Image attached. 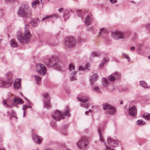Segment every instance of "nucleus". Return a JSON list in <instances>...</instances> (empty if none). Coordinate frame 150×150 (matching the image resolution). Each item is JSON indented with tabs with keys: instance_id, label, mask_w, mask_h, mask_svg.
<instances>
[{
	"instance_id": "obj_12",
	"label": "nucleus",
	"mask_w": 150,
	"mask_h": 150,
	"mask_svg": "<svg viewBox=\"0 0 150 150\" xmlns=\"http://www.w3.org/2000/svg\"><path fill=\"white\" fill-rule=\"evenodd\" d=\"M120 78V75L117 72H116L112 75H110L108 77V79L111 81H113L119 79Z\"/></svg>"
},
{
	"instance_id": "obj_54",
	"label": "nucleus",
	"mask_w": 150,
	"mask_h": 150,
	"mask_svg": "<svg viewBox=\"0 0 150 150\" xmlns=\"http://www.w3.org/2000/svg\"><path fill=\"white\" fill-rule=\"evenodd\" d=\"M66 15H64V19H66Z\"/></svg>"
},
{
	"instance_id": "obj_9",
	"label": "nucleus",
	"mask_w": 150,
	"mask_h": 150,
	"mask_svg": "<svg viewBox=\"0 0 150 150\" xmlns=\"http://www.w3.org/2000/svg\"><path fill=\"white\" fill-rule=\"evenodd\" d=\"M78 100L81 103V106L86 108L89 107V105L88 103H85L88 101L89 100V97L88 96H83L81 97H78Z\"/></svg>"
},
{
	"instance_id": "obj_43",
	"label": "nucleus",
	"mask_w": 150,
	"mask_h": 150,
	"mask_svg": "<svg viewBox=\"0 0 150 150\" xmlns=\"http://www.w3.org/2000/svg\"><path fill=\"white\" fill-rule=\"evenodd\" d=\"M21 79H17L15 80V81L14 83H21Z\"/></svg>"
},
{
	"instance_id": "obj_46",
	"label": "nucleus",
	"mask_w": 150,
	"mask_h": 150,
	"mask_svg": "<svg viewBox=\"0 0 150 150\" xmlns=\"http://www.w3.org/2000/svg\"><path fill=\"white\" fill-rule=\"evenodd\" d=\"M28 108V107L27 106V105H24L23 106V108H22V109L23 110H24L25 109H27Z\"/></svg>"
},
{
	"instance_id": "obj_5",
	"label": "nucleus",
	"mask_w": 150,
	"mask_h": 150,
	"mask_svg": "<svg viewBox=\"0 0 150 150\" xmlns=\"http://www.w3.org/2000/svg\"><path fill=\"white\" fill-rule=\"evenodd\" d=\"M129 31L122 32L118 31L111 32L112 37L115 39H124L127 38L130 34Z\"/></svg>"
},
{
	"instance_id": "obj_17",
	"label": "nucleus",
	"mask_w": 150,
	"mask_h": 150,
	"mask_svg": "<svg viewBox=\"0 0 150 150\" xmlns=\"http://www.w3.org/2000/svg\"><path fill=\"white\" fill-rule=\"evenodd\" d=\"M59 17V16L58 14H55L52 15H50L46 16L44 17L42 19V21H43L46 19L51 18L53 17H55V18H57Z\"/></svg>"
},
{
	"instance_id": "obj_33",
	"label": "nucleus",
	"mask_w": 150,
	"mask_h": 150,
	"mask_svg": "<svg viewBox=\"0 0 150 150\" xmlns=\"http://www.w3.org/2000/svg\"><path fill=\"white\" fill-rule=\"evenodd\" d=\"M139 83L141 86L145 88L147 87V85L144 81H140L139 82Z\"/></svg>"
},
{
	"instance_id": "obj_34",
	"label": "nucleus",
	"mask_w": 150,
	"mask_h": 150,
	"mask_svg": "<svg viewBox=\"0 0 150 150\" xmlns=\"http://www.w3.org/2000/svg\"><path fill=\"white\" fill-rule=\"evenodd\" d=\"M100 55V53L97 52H93L91 54V56L92 57H98Z\"/></svg>"
},
{
	"instance_id": "obj_21",
	"label": "nucleus",
	"mask_w": 150,
	"mask_h": 150,
	"mask_svg": "<svg viewBox=\"0 0 150 150\" xmlns=\"http://www.w3.org/2000/svg\"><path fill=\"white\" fill-rule=\"evenodd\" d=\"M116 112V109L115 108L113 107L112 106L111 108L108 110L107 112L109 114L113 115L115 114Z\"/></svg>"
},
{
	"instance_id": "obj_3",
	"label": "nucleus",
	"mask_w": 150,
	"mask_h": 150,
	"mask_svg": "<svg viewBox=\"0 0 150 150\" xmlns=\"http://www.w3.org/2000/svg\"><path fill=\"white\" fill-rule=\"evenodd\" d=\"M52 117L56 121H59L62 119H64L65 118L64 116H67L68 117L70 116V114L68 108L66 107L65 111L63 112V114L58 110H55L52 112L51 114Z\"/></svg>"
},
{
	"instance_id": "obj_60",
	"label": "nucleus",
	"mask_w": 150,
	"mask_h": 150,
	"mask_svg": "<svg viewBox=\"0 0 150 150\" xmlns=\"http://www.w3.org/2000/svg\"><path fill=\"white\" fill-rule=\"evenodd\" d=\"M46 150H50L47 149H46Z\"/></svg>"
},
{
	"instance_id": "obj_8",
	"label": "nucleus",
	"mask_w": 150,
	"mask_h": 150,
	"mask_svg": "<svg viewBox=\"0 0 150 150\" xmlns=\"http://www.w3.org/2000/svg\"><path fill=\"white\" fill-rule=\"evenodd\" d=\"M76 40L75 38L69 37L67 38L65 40V46L69 48L74 47L76 43Z\"/></svg>"
},
{
	"instance_id": "obj_14",
	"label": "nucleus",
	"mask_w": 150,
	"mask_h": 150,
	"mask_svg": "<svg viewBox=\"0 0 150 150\" xmlns=\"http://www.w3.org/2000/svg\"><path fill=\"white\" fill-rule=\"evenodd\" d=\"M32 137L34 141L36 143L40 144L41 142L42 141L40 137L35 134L33 133L32 134Z\"/></svg>"
},
{
	"instance_id": "obj_7",
	"label": "nucleus",
	"mask_w": 150,
	"mask_h": 150,
	"mask_svg": "<svg viewBox=\"0 0 150 150\" xmlns=\"http://www.w3.org/2000/svg\"><path fill=\"white\" fill-rule=\"evenodd\" d=\"M36 71L38 74L41 75H44L46 72V67L43 64L38 63L36 65Z\"/></svg>"
},
{
	"instance_id": "obj_47",
	"label": "nucleus",
	"mask_w": 150,
	"mask_h": 150,
	"mask_svg": "<svg viewBox=\"0 0 150 150\" xmlns=\"http://www.w3.org/2000/svg\"><path fill=\"white\" fill-rule=\"evenodd\" d=\"M15 0H4V1L6 3H8L14 1Z\"/></svg>"
},
{
	"instance_id": "obj_4",
	"label": "nucleus",
	"mask_w": 150,
	"mask_h": 150,
	"mask_svg": "<svg viewBox=\"0 0 150 150\" xmlns=\"http://www.w3.org/2000/svg\"><path fill=\"white\" fill-rule=\"evenodd\" d=\"M18 15L25 18L30 17L31 15V10L28 5H24L19 8L18 12Z\"/></svg>"
},
{
	"instance_id": "obj_11",
	"label": "nucleus",
	"mask_w": 150,
	"mask_h": 150,
	"mask_svg": "<svg viewBox=\"0 0 150 150\" xmlns=\"http://www.w3.org/2000/svg\"><path fill=\"white\" fill-rule=\"evenodd\" d=\"M11 82L6 80L1 79H0V87L6 88L10 87Z\"/></svg>"
},
{
	"instance_id": "obj_18",
	"label": "nucleus",
	"mask_w": 150,
	"mask_h": 150,
	"mask_svg": "<svg viewBox=\"0 0 150 150\" xmlns=\"http://www.w3.org/2000/svg\"><path fill=\"white\" fill-rule=\"evenodd\" d=\"M90 64L88 63H87L85 65V67H83L81 66H80L79 67V70L84 71L86 69L88 70L89 69L88 67H90Z\"/></svg>"
},
{
	"instance_id": "obj_58",
	"label": "nucleus",
	"mask_w": 150,
	"mask_h": 150,
	"mask_svg": "<svg viewBox=\"0 0 150 150\" xmlns=\"http://www.w3.org/2000/svg\"><path fill=\"white\" fill-rule=\"evenodd\" d=\"M0 150H5V149H0Z\"/></svg>"
},
{
	"instance_id": "obj_19",
	"label": "nucleus",
	"mask_w": 150,
	"mask_h": 150,
	"mask_svg": "<svg viewBox=\"0 0 150 150\" xmlns=\"http://www.w3.org/2000/svg\"><path fill=\"white\" fill-rule=\"evenodd\" d=\"M13 99L14 102L17 104H22L24 102L22 99L20 98L15 97Z\"/></svg>"
},
{
	"instance_id": "obj_59",
	"label": "nucleus",
	"mask_w": 150,
	"mask_h": 150,
	"mask_svg": "<svg viewBox=\"0 0 150 150\" xmlns=\"http://www.w3.org/2000/svg\"><path fill=\"white\" fill-rule=\"evenodd\" d=\"M131 2H132L134 3V2L133 1H131Z\"/></svg>"
},
{
	"instance_id": "obj_44",
	"label": "nucleus",
	"mask_w": 150,
	"mask_h": 150,
	"mask_svg": "<svg viewBox=\"0 0 150 150\" xmlns=\"http://www.w3.org/2000/svg\"><path fill=\"white\" fill-rule=\"evenodd\" d=\"M110 3L112 4H114L117 2V0H109Z\"/></svg>"
},
{
	"instance_id": "obj_40",
	"label": "nucleus",
	"mask_w": 150,
	"mask_h": 150,
	"mask_svg": "<svg viewBox=\"0 0 150 150\" xmlns=\"http://www.w3.org/2000/svg\"><path fill=\"white\" fill-rule=\"evenodd\" d=\"M145 28L147 30H149L150 29V23H147L144 25Z\"/></svg>"
},
{
	"instance_id": "obj_28",
	"label": "nucleus",
	"mask_w": 150,
	"mask_h": 150,
	"mask_svg": "<svg viewBox=\"0 0 150 150\" xmlns=\"http://www.w3.org/2000/svg\"><path fill=\"white\" fill-rule=\"evenodd\" d=\"M142 117L146 120H150V114L148 113H145L144 115H142Z\"/></svg>"
},
{
	"instance_id": "obj_37",
	"label": "nucleus",
	"mask_w": 150,
	"mask_h": 150,
	"mask_svg": "<svg viewBox=\"0 0 150 150\" xmlns=\"http://www.w3.org/2000/svg\"><path fill=\"white\" fill-rule=\"evenodd\" d=\"M21 86V83H14V87L16 89H18Z\"/></svg>"
},
{
	"instance_id": "obj_26",
	"label": "nucleus",
	"mask_w": 150,
	"mask_h": 150,
	"mask_svg": "<svg viewBox=\"0 0 150 150\" xmlns=\"http://www.w3.org/2000/svg\"><path fill=\"white\" fill-rule=\"evenodd\" d=\"M33 76L35 80L37 81V84L38 85H39L40 84V82L41 81V77L38 75H35Z\"/></svg>"
},
{
	"instance_id": "obj_30",
	"label": "nucleus",
	"mask_w": 150,
	"mask_h": 150,
	"mask_svg": "<svg viewBox=\"0 0 150 150\" xmlns=\"http://www.w3.org/2000/svg\"><path fill=\"white\" fill-rule=\"evenodd\" d=\"M108 33V31L106 29L104 28H102L100 29L99 34L101 35L104 33Z\"/></svg>"
},
{
	"instance_id": "obj_10",
	"label": "nucleus",
	"mask_w": 150,
	"mask_h": 150,
	"mask_svg": "<svg viewBox=\"0 0 150 150\" xmlns=\"http://www.w3.org/2000/svg\"><path fill=\"white\" fill-rule=\"evenodd\" d=\"M43 96L44 100V107L48 109L51 107L50 105V96L47 93L43 94Z\"/></svg>"
},
{
	"instance_id": "obj_56",
	"label": "nucleus",
	"mask_w": 150,
	"mask_h": 150,
	"mask_svg": "<svg viewBox=\"0 0 150 150\" xmlns=\"http://www.w3.org/2000/svg\"><path fill=\"white\" fill-rule=\"evenodd\" d=\"M8 37H9H9H10V35H9V34H8Z\"/></svg>"
},
{
	"instance_id": "obj_27",
	"label": "nucleus",
	"mask_w": 150,
	"mask_h": 150,
	"mask_svg": "<svg viewBox=\"0 0 150 150\" xmlns=\"http://www.w3.org/2000/svg\"><path fill=\"white\" fill-rule=\"evenodd\" d=\"M39 22L38 19H35L33 20V22H31L32 25L33 27L36 26L38 24Z\"/></svg>"
},
{
	"instance_id": "obj_55",
	"label": "nucleus",
	"mask_w": 150,
	"mask_h": 150,
	"mask_svg": "<svg viewBox=\"0 0 150 150\" xmlns=\"http://www.w3.org/2000/svg\"><path fill=\"white\" fill-rule=\"evenodd\" d=\"M39 42H42V40H39Z\"/></svg>"
},
{
	"instance_id": "obj_49",
	"label": "nucleus",
	"mask_w": 150,
	"mask_h": 150,
	"mask_svg": "<svg viewBox=\"0 0 150 150\" xmlns=\"http://www.w3.org/2000/svg\"><path fill=\"white\" fill-rule=\"evenodd\" d=\"M135 49V47L134 46H132V47H131V50H134Z\"/></svg>"
},
{
	"instance_id": "obj_45",
	"label": "nucleus",
	"mask_w": 150,
	"mask_h": 150,
	"mask_svg": "<svg viewBox=\"0 0 150 150\" xmlns=\"http://www.w3.org/2000/svg\"><path fill=\"white\" fill-rule=\"evenodd\" d=\"M77 12L78 13V14L79 16H81V13L82 12V11L80 10H77Z\"/></svg>"
},
{
	"instance_id": "obj_31",
	"label": "nucleus",
	"mask_w": 150,
	"mask_h": 150,
	"mask_svg": "<svg viewBox=\"0 0 150 150\" xmlns=\"http://www.w3.org/2000/svg\"><path fill=\"white\" fill-rule=\"evenodd\" d=\"M101 130L100 128V127H99L98 129V132L99 133L100 140L101 142H103L104 141V139L101 133Z\"/></svg>"
},
{
	"instance_id": "obj_20",
	"label": "nucleus",
	"mask_w": 150,
	"mask_h": 150,
	"mask_svg": "<svg viewBox=\"0 0 150 150\" xmlns=\"http://www.w3.org/2000/svg\"><path fill=\"white\" fill-rule=\"evenodd\" d=\"M76 73V72L75 71L71 73L70 76V79L71 81H74L76 80L77 79Z\"/></svg>"
},
{
	"instance_id": "obj_50",
	"label": "nucleus",
	"mask_w": 150,
	"mask_h": 150,
	"mask_svg": "<svg viewBox=\"0 0 150 150\" xmlns=\"http://www.w3.org/2000/svg\"><path fill=\"white\" fill-rule=\"evenodd\" d=\"M63 8H60L59 9V11L60 12H62V11L63 10Z\"/></svg>"
},
{
	"instance_id": "obj_23",
	"label": "nucleus",
	"mask_w": 150,
	"mask_h": 150,
	"mask_svg": "<svg viewBox=\"0 0 150 150\" xmlns=\"http://www.w3.org/2000/svg\"><path fill=\"white\" fill-rule=\"evenodd\" d=\"M3 104L6 108H11L13 106V104L11 105H8L7 103L6 100H3L2 102Z\"/></svg>"
},
{
	"instance_id": "obj_64",
	"label": "nucleus",
	"mask_w": 150,
	"mask_h": 150,
	"mask_svg": "<svg viewBox=\"0 0 150 150\" xmlns=\"http://www.w3.org/2000/svg\"><path fill=\"white\" fill-rule=\"evenodd\" d=\"M48 0L49 1H50V0Z\"/></svg>"
},
{
	"instance_id": "obj_57",
	"label": "nucleus",
	"mask_w": 150,
	"mask_h": 150,
	"mask_svg": "<svg viewBox=\"0 0 150 150\" xmlns=\"http://www.w3.org/2000/svg\"><path fill=\"white\" fill-rule=\"evenodd\" d=\"M28 108H31V106H28Z\"/></svg>"
},
{
	"instance_id": "obj_42",
	"label": "nucleus",
	"mask_w": 150,
	"mask_h": 150,
	"mask_svg": "<svg viewBox=\"0 0 150 150\" xmlns=\"http://www.w3.org/2000/svg\"><path fill=\"white\" fill-rule=\"evenodd\" d=\"M123 56L124 57L127 58L128 62H129L130 61V59L129 57L127 55L125 54H123Z\"/></svg>"
},
{
	"instance_id": "obj_38",
	"label": "nucleus",
	"mask_w": 150,
	"mask_h": 150,
	"mask_svg": "<svg viewBox=\"0 0 150 150\" xmlns=\"http://www.w3.org/2000/svg\"><path fill=\"white\" fill-rule=\"evenodd\" d=\"M94 89L96 91L99 93H101V91H100V88L98 86H96L94 88Z\"/></svg>"
},
{
	"instance_id": "obj_35",
	"label": "nucleus",
	"mask_w": 150,
	"mask_h": 150,
	"mask_svg": "<svg viewBox=\"0 0 150 150\" xmlns=\"http://www.w3.org/2000/svg\"><path fill=\"white\" fill-rule=\"evenodd\" d=\"M137 123L139 125H142L145 124V122L142 120H139L137 121Z\"/></svg>"
},
{
	"instance_id": "obj_16",
	"label": "nucleus",
	"mask_w": 150,
	"mask_h": 150,
	"mask_svg": "<svg viewBox=\"0 0 150 150\" xmlns=\"http://www.w3.org/2000/svg\"><path fill=\"white\" fill-rule=\"evenodd\" d=\"M98 78V76L97 74H94L92 76L90 79V81L91 84H93L95 82H96Z\"/></svg>"
},
{
	"instance_id": "obj_32",
	"label": "nucleus",
	"mask_w": 150,
	"mask_h": 150,
	"mask_svg": "<svg viewBox=\"0 0 150 150\" xmlns=\"http://www.w3.org/2000/svg\"><path fill=\"white\" fill-rule=\"evenodd\" d=\"M39 2V0H35L32 3V6L33 8H35L37 5L38 4Z\"/></svg>"
},
{
	"instance_id": "obj_62",
	"label": "nucleus",
	"mask_w": 150,
	"mask_h": 150,
	"mask_svg": "<svg viewBox=\"0 0 150 150\" xmlns=\"http://www.w3.org/2000/svg\"><path fill=\"white\" fill-rule=\"evenodd\" d=\"M26 100H27V99H25Z\"/></svg>"
},
{
	"instance_id": "obj_1",
	"label": "nucleus",
	"mask_w": 150,
	"mask_h": 150,
	"mask_svg": "<svg viewBox=\"0 0 150 150\" xmlns=\"http://www.w3.org/2000/svg\"><path fill=\"white\" fill-rule=\"evenodd\" d=\"M30 28L28 25H25L23 36L20 31L17 32V39L21 44H24L29 42L31 36L30 32Z\"/></svg>"
},
{
	"instance_id": "obj_25",
	"label": "nucleus",
	"mask_w": 150,
	"mask_h": 150,
	"mask_svg": "<svg viewBox=\"0 0 150 150\" xmlns=\"http://www.w3.org/2000/svg\"><path fill=\"white\" fill-rule=\"evenodd\" d=\"M102 83L103 85L105 87H107L109 84L108 81L105 79L103 78L102 79Z\"/></svg>"
},
{
	"instance_id": "obj_51",
	"label": "nucleus",
	"mask_w": 150,
	"mask_h": 150,
	"mask_svg": "<svg viewBox=\"0 0 150 150\" xmlns=\"http://www.w3.org/2000/svg\"><path fill=\"white\" fill-rule=\"evenodd\" d=\"M120 104H122L123 103V100H120Z\"/></svg>"
},
{
	"instance_id": "obj_48",
	"label": "nucleus",
	"mask_w": 150,
	"mask_h": 150,
	"mask_svg": "<svg viewBox=\"0 0 150 150\" xmlns=\"http://www.w3.org/2000/svg\"><path fill=\"white\" fill-rule=\"evenodd\" d=\"M92 111L90 109H89L88 111H86L85 112V114L86 115H88V113L89 112H91Z\"/></svg>"
},
{
	"instance_id": "obj_41",
	"label": "nucleus",
	"mask_w": 150,
	"mask_h": 150,
	"mask_svg": "<svg viewBox=\"0 0 150 150\" xmlns=\"http://www.w3.org/2000/svg\"><path fill=\"white\" fill-rule=\"evenodd\" d=\"M143 45L142 44H139L138 45V47L137 50L139 51H140L141 50L142 47H143Z\"/></svg>"
},
{
	"instance_id": "obj_53",
	"label": "nucleus",
	"mask_w": 150,
	"mask_h": 150,
	"mask_svg": "<svg viewBox=\"0 0 150 150\" xmlns=\"http://www.w3.org/2000/svg\"><path fill=\"white\" fill-rule=\"evenodd\" d=\"M148 58L149 59H150V55L148 56Z\"/></svg>"
},
{
	"instance_id": "obj_6",
	"label": "nucleus",
	"mask_w": 150,
	"mask_h": 150,
	"mask_svg": "<svg viewBox=\"0 0 150 150\" xmlns=\"http://www.w3.org/2000/svg\"><path fill=\"white\" fill-rule=\"evenodd\" d=\"M89 143L87 139L83 138L81 139L76 143L77 147L83 150L86 149Z\"/></svg>"
},
{
	"instance_id": "obj_24",
	"label": "nucleus",
	"mask_w": 150,
	"mask_h": 150,
	"mask_svg": "<svg viewBox=\"0 0 150 150\" xmlns=\"http://www.w3.org/2000/svg\"><path fill=\"white\" fill-rule=\"evenodd\" d=\"M109 58L108 57L105 58L102 61V62H101V63L100 64V67H103V66L104 64L105 63H107L108 61H109Z\"/></svg>"
},
{
	"instance_id": "obj_61",
	"label": "nucleus",
	"mask_w": 150,
	"mask_h": 150,
	"mask_svg": "<svg viewBox=\"0 0 150 150\" xmlns=\"http://www.w3.org/2000/svg\"><path fill=\"white\" fill-rule=\"evenodd\" d=\"M67 150H70V149H68Z\"/></svg>"
},
{
	"instance_id": "obj_15",
	"label": "nucleus",
	"mask_w": 150,
	"mask_h": 150,
	"mask_svg": "<svg viewBox=\"0 0 150 150\" xmlns=\"http://www.w3.org/2000/svg\"><path fill=\"white\" fill-rule=\"evenodd\" d=\"M91 22V17L89 16H87L85 18L84 21L85 24L87 26H88L90 25Z\"/></svg>"
},
{
	"instance_id": "obj_36",
	"label": "nucleus",
	"mask_w": 150,
	"mask_h": 150,
	"mask_svg": "<svg viewBox=\"0 0 150 150\" xmlns=\"http://www.w3.org/2000/svg\"><path fill=\"white\" fill-rule=\"evenodd\" d=\"M74 66L73 64L71 63L69 64V68L70 71H71L72 70H74Z\"/></svg>"
},
{
	"instance_id": "obj_13",
	"label": "nucleus",
	"mask_w": 150,
	"mask_h": 150,
	"mask_svg": "<svg viewBox=\"0 0 150 150\" xmlns=\"http://www.w3.org/2000/svg\"><path fill=\"white\" fill-rule=\"evenodd\" d=\"M128 113L132 116H135L137 114V109L135 106H133L129 109Z\"/></svg>"
},
{
	"instance_id": "obj_29",
	"label": "nucleus",
	"mask_w": 150,
	"mask_h": 150,
	"mask_svg": "<svg viewBox=\"0 0 150 150\" xmlns=\"http://www.w3.org/2000/svg\"><path fill=\"white\" fill-rule=\"evenodd\" d=\"M11 46L12 47H15L18 46L17 43L13 39L11 40Z\"/></svg>"
},
{
	"instance_id": "obj_63",
	"label": "nucleus",
	"mask_w": 150,
	"mask_h": 150,
	"mask_svg": "<svg viewBox=\"0 0 150 150\" xmlns=\"http://www.w3.org/2000/svg\"><path fill=\"white\" fill-rule=\"evenodd\" d=\"M37 150H38V149H37Z\"/></svg>"
},
{
	"instance_id": "obj_39",
	"label": "nucleus",
	"mask_w": 150,
	"mask_h": 150,
	"mask_svg": "<svg viewBox=\"0 0 150 150\" xmlns=\"http://www.w3.org/2000/svg\"><path fill=\"white\" fill-rule=\"evenodd\" d=\"M16 115V114L15 112V111L12 110L11 111V114L10 117H15Z\"/></svg>"
},
{
	"instance_id": "obj_22",
	"label": "nucleus",
	"mask_w": 150,
	"mask_h": 150,
	"mask_svg": "<svg viewBox=\"0 0 150 150\" xmlns=\"http://www.w3.org/2000/svg\"><path fill=\"white\" fill-rule=\"evenodd\" d=\"M102 106L103 110H107V112L108 110L110 108H111L112 106L107 103H105L103 104L102 105Z\"/></svg>"
},
{
	"instance_id": "obj_52",
	"label": "nucleus",
	"mask_w": 150,
	"mask_h": 150,
	"mask_svg": "<svg viewBox=\"0 0 150 150\" xmlns=\"http://www.w3.org/2000/svg\"><path fill=\"white\" fill-rule=\"evenodd\" d=\"M25 116V112L24 111L23 112V117H24Z\"/></svg>"
},
{
	"instance_id": "obj_2",
	"label": "nucleus",
	"mask_w": 150,
	"mask_h": 150,
	"mask_svg": "<svg viewBox=\"0 0 150 150\" xmlns=\"http://www.w3.org/2000/svg\"><path fill=\"white\" fill-rule=\"evenodd\" d=\"M44 62L48 67H55L58 70L61 69V67L59 65V58L57 56L52 57L49 59H45L44 60Z\"/></svg>"
}]
</instances>
